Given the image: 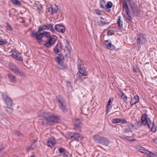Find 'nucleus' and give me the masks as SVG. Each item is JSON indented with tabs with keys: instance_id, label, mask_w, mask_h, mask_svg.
Instances as JSON below:
<instances>
[{
	"instance_id": "nucleus-26",
	"label": "nucleus",
	"mask_w": 157,
	"mask_h": 157,
	"mask_svg": "<svg viewBox=\"0 0 157 157\" xmlns=\"http://www.w3.org/2000/svg\"><path fill=\"white\" fill-rule=\"evenodd\" d=\"M9 66L10 69L13 72V71H14L15 69L17 67L12 63H10Z\"/></svg>"
},
{
	"instance_id": "nucleus-3",
	"label": "nucleus",
	"mask_w": 157,
	"mask_h": 157,
	"mask_svg": "<svg viewBox=\"0 0 157 157\" xmlns=\"http://www.w3.org/2000/svg\"><path fill=\"white\" fill-rule=\"evenodd\" d=\"M57 100L58 101V105L61 110L63 112H66L67 111L68 109L67 104L63 97L60 95L56 96Z\"/></svg>"
},
{
	"instance_id": "nucleus-2",
	"label": "nucleus",
	"mask_w": 157,
	"mask_h": 157,
	"mask_svg": "<svg viewBox=\"0 0 157 157\" xmlns=\"http://www.w3.org/2000/svg\"><path fill=\"white\" fill-rule=\"evenodd\" d=\"M142 124L144 125H147L148 128H151V131L153 132H156V128L154 121L151 122L150 119L148 118L147 113L142 115L141 118Z\"/></svg>"
},
{
	"instance_id": "nucleus-54",
	"label": "nucleus",
	"mask_w": 157,
	"mask_h": 157,
	"mask_svg": "<svg viewBox=\"0 0 157 157\" xmlns=\"http://www.w3.org/2000/svg\"><path fill=\"white\" fill-rule=\"evenodd\" d=\"M37 42L39 44H41V40H38V41H37Z\"/></svg>"
},
{
	"instance_id": "nucleus-8",
	"label": "nucleus",
	"mask_w": 157,
	"mask_h": 157,
	"mask_svg": "<svg viewBox=\"0 0 157 157\" xmlns=\"http://www.w3.org/2000/svg\"><path fill=\"white\" fill-rule=\"evenodd\" d=\"M103 137V136H100L98 134H95L93 136L92 138L94 141L101 144V143Z\"/></svg>"
},
{
	"instance_id": "nucleus-23",
	"label": "nucleus",
	"mask_w": 157,
	"mask_h": 157,
	"mask_svg": "<svg viewBox=\"0 0 157 157\" xmlns=\"http://www.w3.org/2000/svg\"><path fill=\"white\" fill-rule=\"evenodd\" d=\"M105 47L109 49L113 50L115 48V46L112 44L110 42L108 44H105Z\"/></svg>"
},
{
	"instance_id": "nucleus-7",
	"label": "nucleus",
	"mask_w": 157,
	"mask_h": 157,
	"mask_svg": "<svg viewBox=\"0 0 157 157\" xmlns=\"http://www.w3.org/2000/svg\"><path fill=\"white\" fill-rule=\"evenodd\" d=\"M137 44L139 46L143 45L147 41L146 35L144 34H139L137 36Z\"/></svg>"
},
{
	"instance_id": "nucleus-18",
	"label": "nucleus",
	"mask_w": 157,
	"mask_h": 157,
	"mask_svg": "<svg viewBox=\"0 0 157 157\" xmlns=\"http://www.w3.org/2000/svg\"><path fill=\"white\" fill-rule=\"evenodd\" d=\"M8 77L9 80L11 82L14 83L16 81V77L14 75L9 74L8 75Z\"/></svg>"
},
{
	"instance_id": "nucleus-35",
	"label": "nucleus",
	"mask_w": 157,
	"mask_h": 157,
	"mask_svg": "<svg viewBox=\"0 0 157 157\" xmlns=\"http://www.w3.org/2000/svg\"><path fill=\"white\" fill-rule=\"evenodd\" d=\"M73 139L79 140L81 139V137L80 136L78 133H75V132Z\"/></svg>"
},
{
	"instance_id": "nucleus-16",
	"label": "nucleus",
	"mask_w": 157,
	"mask_h": 157,
	"mask_svg": "<svg viewBox=\"0 0 157 157\" xmlns=\"http://www.w3.org/2000/svg\"><path fill=\"white\" fill-rule=\"evenodd\" d=\"M16 74H18V75L21 76H25L24 73L21 70L18 68V67L15 69L14 71L13 72Z\"/></svg>"
},
{
	"instance_id": "nucleus-6",
	"label": "nucleus",
	"mask_w": 157,
	"mask_h": 157,
	"mask_svg": "<svg viewBox=\"0 0 157 157\" xmlns=\"http://www.w3.org/2000/svg\"><path fill=\"white\" fill-rule=\"evenodd\" d=\"M48 38L47 41L44 44L45 46L49 48L51 47L56 41L57 37L55 35H52L48 37H47Z\"/></svg>"
},
{
	"instance_id": "nucleus-48",
	"label": "nucleus",
	"mask_w": 157,
	"mask_h": 157,
	"mask_svg": "<svg viewBox=\"0 0 157 157\" xmlns=\"http://www.w3.org/2000/svg\"><path fill=\"white\" fill-rule=\"evenodd\" d=\"M58 10H59V9L58 8V7L57 6H56V8H55L54 10V11H55L56 12H56Z\"/></svg>"
},
{
	"instance_id": "nucleus-59",
	"label": "nucleus",
	"mask_w": 157,
	"mask_h": 157,
	"mask_svg": "<svg viewBox=\"0 0 157 157\" xmlns=\"http://www.w3.org/2000/svg\"><path fill=\"white\" fill-rule=\"evenodd\" d=\"M42 114H40V115H39L38 116H42Z\"/></svg>"
},
{
	"instance_id": "nucleus-51",
	"label": "nucleus",
	"mask_w": 157,
	"mask_h": 157,
	"mask_svg": "<svg viewBox=\"0 0 157 157\" xmlns=\"http://www.w3.org/2000/svg\"><path fill=\"white\" fill-rule=\"evenodd\" d=\"M131 125H132V128L133 129H134L135 128V124H131Z\"/></svg>"
},
{
	"instance_id": "nucleus-22",
	"label": "nucleus",
	"mask_w": 157,
	"mask_h": 157,
	"mask_svg": "<svg viewBox=\"0 0 157 157\" xmlns=\"http://www.w3.org/2000/svg\"><path fill=\"white\" fill-rule=\"evenodd\" d=\"M146 154L148 157H157V153H152L149 151H147Z\"/></svg>"
},
{
	"instance_id": "nucleus-29",
	"label": "nucleus",
	"mask_w": 157,
	"mask_h": 157,
	"mask_svg": "<svg viewBox=\"0 0 157 157\" xmlns=\"http://www.w3.org/2000/svg\"><path fill=\"white\" fill-rule=\"evenodd\" d=\"M123 9H125V11L126 12V13L128 14V12L129 11L128 10V6L127 4V1H124V2L123 3Z\"/></svg>"
},
{
	"instance_id": "nucleus-12",
	"label": "nucleus",
	"mask_w": 157,
	"mask_h": 157,
	"mask_svg": "<svg viewBox=\"0 0 157 157\" xmlns=\"http://www.w3.org/2000/svg\"><path fill=\"white\" fill-rule=\"evenodd\" d=\"M61 49L62 47L61 44L59 42L56 45L54 48V52L55 53H57L59 52Z\"/></svg>"
},
{
	"instance_id": "nucleus-25",
	"label": "nucleus",
	"mask_w": 157,
	"mask_h": 157,
	"mask_svg": "<svg viewBox=\"0 0 157 157\" xmlns=\"http://www.w3.org/2000/svg\"><path fill=\"white\" fill-rule=\"evenodd\" d=\"M77 76L78 77L77 79L79 81V82H82V79H84V78H83V76H85L83 74H81L79 73L78 72L77 74Z\"/></svg>"
},
{
	"instance_id": "nucleus-21",
	"label": "nucleus",
	"mask_w": 157,
	"mask_h": 157,
	"mask_svg": "<svg viewBox=\"0 0 157 157\" xmlns=\"http://www.w3.org/2000/svg\"><path fill=\"white\" fill-rule=\"evenodd\" d=\"M64 59V57L62 54H59L56 58H55V60L58 63H59L62 62L63 60Z\"/></svg>"
},
{
	"instance_id": "nucleus-55",
	"label": "nucleus",
	"mask_w": 157,
	"mask_h": 157,
	"mask_svg": "<svg viewBox=\"0 0 157 157\" xmlns=\"http://www.w3.org/2000/svg\"><path fill=\"white\" fill-rule=\"evenodd\" d=\"M124 132H127V130L126 129H124Z\"/></svg>"
},
{
	"instance_id": "nucleus-38",
	"label": "nucleus",
	"mask_w": 157,
	"mask_h": 157,
	"mask_svg": "<svg viewBox=\"0 0 157 157\" xmlns=\"http://www.w3.org/2000/svg\"><path fill=\"white\" fill-rule=\"evenodd\" d=\"M11 2L15 5L20 6L21 5V2L17 0H11Z\"/></svg>"
},
{
	"instance_id": "nucleus-61",
	"label": "nucleus",
	"mask_w": 157,
	"mask_h": 157,
	"mask_svg": "<svg viewBox=\"0 0 157 157\" xmlns=\"http://www.w3.org/2000/svg\"><path fill=\"white\" fill-rule=\"evenodd\" d=\"M70 87H71V86H70Z\"/></svg>"
},
{
	"instance_id": "nucleus-14",
	"label": "nucleus",
	"mask_w": 157,
	"mask_h": 157,
	"mask_svg": "<svg viewBox=\"0 0 157 157\" xmlns=\"http://www.w3.org/2000/svg\"><path fill=\"white\" fill-rule=\"evenodd\" d=\"M98 24L102 26H104L105 25L109 23L107 21V20L105 18H103L102 17H100L98 20Z\"/></svg>"
},
{
	"instance_id": "nucleus-10",
	"label": "nucleus",
	"mask_w": 157,
	"mask_h": 157,
	"mask_svg": "<svg viewBox=\"0 0 157 157\" xmlns=\"http://www.w3.org/2000/svg\"><path fill=\"white\" fill-rule=\"evenodd\" d=\"M112 122L113 124H117L119 123H126L127 121L125 120L123 118H115L112 120Z\"/></svg>"
},
{
	"instance_id": "nucleus-17",
	"label": "nucleus",
	"mask_w": 157,
	"mask_h": 157,
	"mask_svg": "<svg viewBox=\"0 0 157 157\" xmlns=\"http://www.w3.org/2000/svg\"><path fill=\"white\" fill-rule=\"evenodd\" d=\"M73 123L74 127L75 129L79 127L80 125L81 124L80 120L79 119H77L73 120Z\"/></svg>"
},
{
	"instance_id": "nucleus-53",
	"label": "nucleus",
	"mask_w": 157,
	"mask_h": 157,
	"mask_svg": "<svg viewBox=\"0 0 157 157\" xmlns=\"http://www.w3.org/2000/svg\"><path fill=\"white\" fill-rule=\"evenodd\" d=\"M36 142V140H33V142H31V143H33V144H35Z\"/></svg>"
},
{
	"instance_id": "nucleus-39",
	"label": "nucleus",
	"mask_w": 157,
	"mask_h": 157,
	"mask_svg": "<svg viewBox=\"0 0 157 157\" xmlns=\"http://www.w3.org/2000/svg\"><path fill=\"white\" fill-rule=\"evenodd\" d=\"M7 43V42L6 40H4L3 39H0V45H2L6 44Z\"/></svg>"
},
{
	"instance_id": "nucleus-32",
	"label": "nucleus",
	"mask_w": 157,
	"mask_h": 157,
	"mask_svg": "<svg viewBox=\"0 0 157 157\" xmlns=\"http://www.w3.org/2000/svg\"><path fill=\"white\" fill-rule=\"evenodd\" d=\"M77 65L78 69H80L81 68L83 67L84 64L81 59H78L77 62Z\"/></svg>"
},
{
	"instance_id": "nucleus-52",
	"label": "nucleus",
	"mask_w": 157,
	"mask_h": 157,
	"mask_svg": "<svg viewBox=\"0 0 157 157\" xmlns=\"http://www.w3.org/2000/svg\"><path fill=\"white\" fill-rule=\"evenodd\" d=\"M96 14L98 15H100V13L98 10L96 11Z\"/></svg>"
},
{
	"instance_id": "nucleus-1",
	"label": "nucleus",
	"mask_w": 157,
	"mask_h": 157,
	"mask_svg": "<svg viewBox=\"0 0 157 157\" xmlns=\"http://www.w3.org/2000/svg\"><path fill=\"white\" fill-rule=\"evenodd\" d=\"M59 119L56 115L53 114H50L44 117L42 121V124L43 125L47 127L48 125H51L57 123Z\"/></svg>"
},
{
	"instance_id": "nucleus-33",
	"label": "nucleus",
	"mask_w": 157,
	"mask_h": 157,
	"mask_svg": "<svg viewBox=\"0 0 157 157\" xmlns=\"http://www.w3.org/2000/svg\"><path fill=\"white\" fill-rule=\"evenodd\" d=\"M57 68L61 70L64 69L65 67V65L62 62L59 63H58Z\"/></svg>"
},
{
	"instance_id": "nucleus-34",
	"label": "nucleus",
	"mask_w": 157,
	"mask_h": 157,
	"mask_svg": "<svg viewBox=\"0 0 157 157\" xmlns=\"http://www.w3.org/2000/svg\"><path fill=\"white\" fill-rule=\"evenodd\" d=\"M121 17L120 16H118L117 18V23L119 28L122 27L123 25L122 22H121Z\"/></svg>"
},
{
	"instance_id": "nucleus-5",
	"label": "nucleus",
	"mask_w": 157,
	"mask_h": 157,
	"mask_svg": "<svg viewBox=\"0 0 157 157\" xmlns=\"http://www.w3.org/2000/svg\"><path fill=\"white\" fill-rule=\"evenodd\" d=\"M31 33L32 36L35 37L38 40H41L42 38L44 36L48 37L49 36V34L47 32H43L42 33H38L37 32L33 31L31 32Z\"/></svg>"
},
{
	"instance_id": "nucleus-45",
	"label": "nucleus",
	"mask_w": 157,
	"mask_h": 157,
	"mask_svg": "<svg viewBox=\"0 0 157 157\" xmlns=\"http://www.w3.org/2000/svg\"><path fill=\"white\" fill-rule=\"evenodd\" d=\"M121 98L124 101L126 100L127 98L126 96L123 93H122V94L121 96Z\"/></svg>"
},
{
	"instance_id": "nucleus-19",
	"label": "nucleus",
	"mask_w": 157,
	"mask_h": 157,
	"mask_svg": "<svg viewBox=\"0 0 157 157\" xmlns=\"http://www.w3.org/2000/svg\"><path fill=\"white\" fill-rule=\"evenodd\" d=\"M110 141L107 138L103 137L101 143V144L105 145L106 146H108L110 144Z\"/></svg>"
},
{
	"instance_id": "nucleus-58",
	"label": "nucleus",
	"mask_w": 157,
	"mask_h": 157,
	"mask_svg": "<svg viewBox=\"0 0 157 157\" xmlns=\"http://www.w3.org/2000/svg\"><path fill=\"white\" fill-rule=\"evenodd\" d=\"M30 157H35V156L34 155H32V156H31Z\"/></svg>"
},
{
	"instance_id": "nucleus-13",
	"label": "nucleus",
	"mask_w": 157,
	"mask_h": 157,
	"mask_svg": "<svg viewBox=\"0 0 157 157\" xmlns=\"http://www.w3.org/2000/svg\"><path fill=\"white\" fill-rule=\"evenodd\" d=\"M56 143L55 140L52 138H49L47 142L48 145L51 148L53 147Z\"/></svg>"
},
{
	"instance_id": "nucleus-37",
	"label": "nucleus",
	"mask_w": 157,
	"mask_h": 157,
	"mask_svg": "<svg viewBox=\"0 0 157 157\" xmlns=\"http://www.w3.org/2000/svg\"><path fill=\"white\" fill-rule=\"evenodd\" d=\"M52 25L50 24L46 25V26H47V29L50 30V31L52 32L54 31V30L53 28Z\"/></svg>"
},
{
	"instance_id": "nucleus-60",
	"label": "nucleus",
	"mask_w": 157,
	"mask_h": 157,
	"mask_svg": "<svg viewBox=\"0 0 157 157\" xmlns=\"http://www.w3.org/2000/svg\"><path fill=\"white\" fill-rule=\"evenodd\" d=\"M68 83H69V84L70 85H71V83L69 82H68Z\"/></svg>"
},
{
	"instance_id": "nucleus-57",
	"label": "nucleus",
	"mask_w": 157,
	"mask_h": 157,
	"mask_svg": "<svg viewBox=\"0 0 157 157\" xmlns=\"http://www.w3.org/2000/svg\"><path fill=\"white\" fill-rule=\"evenodd\" d=\"M133 70H134L135 71H136H136H137V70H136V69H135L134 68H134H133Z\"/></svg>"
},
{
	"instance_id": "nucleus-41",
	"label": "nucleus",
	"mask_w": 157,
	"mask_h": 157,
	"mask_svg": "<svg viewBox=\"0 0 157 157\" xmlns=\"http://www.w3.org/2000/svg\"><path fill=\"white\" fill-rule=\"evenodd\" d=\"M113 4L111 2H108L107 3V5H106V7L108 8H111Z\"/></svg>"
},
{
	"instance_id": "nucleus-11",
	"label": "nucleus",
	"mask_w": 157,
	"mask_h": 157,
	"mask_svg": "<svg viewBox=\"0 0 157 157\" xmlns=\"http://www.w3.org/2000/svg\"><path fill=\"white\" fill-rule=\"evenodd\" d=\"M58 150L60 155L62 156L63 157H67L68 155L67 153H68V152L63 148H59Z\"/></svg>"
},
{
	"instance_id": "nucleus-47",
	"label": "nucleus",
	"mask_w": 157,
	"mask_h": 157,
	"mask_svg": "<svg viewBox=\"0 0 157 157\" xmlns=\"http://www.w3.org/2000/svg\"><path fill=\"white\" fill-rule=\"evenodd\" d=\"M128 127L129 129H130L131 130H133V129L132 128V125H131H131H128Z\"/></svg>"
},
{
	"instance_id": "nucleus-62",
	"label": "nucleus",
	"mask_w": 157,
	"mask_h": 157,
	"mask_svg": "<svg viewBox=\"0 0 157 157\" xmlns=\"http://www.w3.org/2000/svg\"><path fill=\"white\" fill-rule=\"evenodd\" d=\"M40 10L39 11V13H40Z\"/></svg>"
},
{
	"instance_id": "nucleus-44",
	"label": "nucleus",
	"mask_w": 157,
	"mask_h": 157,
	"mask_svg": "<svg viewBox=\"0 0 157 157\" xmlns=\"http://www.w3.org/2000/svg\"><path fill=\"white\" fill-rule=\"evenodd\" d=\"M75 132H69L68 133L69 137H70L71 138V139H73L74 135H75Z\"/></svg>"
},
{
	"instance_id": "nucleus-27",
	"label": "nucleus",
	"mask_w": 157,
	"mask_h": 157,
	"mask_svg": "<svg viewBox=\"0 0 157 157\" xmlns=\"http://www.w3.org/2000/svg\"><path fill=\"white\" fill-rule=\"evenodd\" d=\"M127 15L125 16L126 21L127 22L130 23L132 22V17L129 14V11L128 12V14L126 13Z\"/></svg>"
},
{
	"instance_id": "nucleus-28",
	"label": "nucleus",
	"mask_w": 157,
	"mask_h": 157,
	"mask_svg": "<svg viewBox=\"0 0 157 157\" xmlns=\"http://www.w3.org/2000/svg\"><path fill=\"white\" fill-rule=\"evenodd\" d=\"M78 69V73L83 74V75H85V76H87V73L85 71L83 67L82 68H80V69L79 68Z\"/></svg>"
},
{
	"instance_id": "nucleus-40",
	"label": "nucleus",
	"mask_w": 157,
	"mask_h": 157,
	"mask_svg": "<svg viewBox=\"0 0 157 157\" xmlns=\"http://www.w3.org/2000/svg\"><path fill=\"white\" fill-rule=\"evenodd\" d=\"M100 7L102 8H104V5H105V3L103 0H101L100 2Z\"/></svg>"
},
{
	"instance_id": "nucleus-49",
	"label": "nucleus",
	"mask_w": 157,
	"mask_h": 157,
	"mask_svg": "<svg viewBox=\"0 0 157 157\" xmlns=\"http://www.w3.org/2000/svg\"><path fill=\"white\" fill-rule=\"evenodd\" d=\"M58 10H59V9L58 8V7L57 6H56V8H55L54 10V11H55L56 12H56Z\"/></svg>"
},
{
	"instance_id": "nucleus-30",
	"label": "nucleus",
	"mask_w": 157,
	"mask_h": 157,
	"mask_svg": "<svg viewBox=\"0 0 157 157\" xmlns=\"http://www.w3.org/2000/svg\"><path fill=\"white\" fill-rule=\"evenodd\" d=\"M131 10L135 13H137L139 11V9H138L136 5H133L132 6Z\"/></svg>"
},
{
	"instance_id": "nucleus-36",
	"label": "nucleus",
	"mask_w": 157,
	"mask_h": 157,
	"mask_svg": "<svg viewBox=\"0 0 157 157\" xmlns=\"http://www.w3.org/2000/svg\"><path fill=\"white\" fill-rule=\"evenodd\" d=\"M33 143H31V145L29 147H26V151L28 152L30 151L33 149L35 147V146H33Z\"/></svg>"
},
{
	"instance_id": "nucleus-46",
	"label": "nucleus",
	"mask_w": 157,
	"mask_h": 157,
	"mask_svg": "<svg viewBox=\"0 0 157 157\" xmlns=\"http://www.w3.org/2000/svg\"><path fill=\"white\" fill-rule=\"evenodd\" d=\"M48 11L51 13H53L55 12H56V11H54V10L52 7H49L48 8Z\"/></svg>"
},
{
	"instance_id": "nucleus-15",
	"label": "nucleus",
	"mask_w": 157,
	"mask_h": 157,
	"mask_svg": "<svg viewBox=\"0 0 157 157\" xmlns=\"http://www.w3.org/2000/svg\"><path fill=\"white\" fill-rule=\"evenodd\" d=\"M139 101V97L137 95H136L134 96V98L132 97L131 98L130 103L131 105H132L137 103Z\"/></svg>"
},
{
	"instance_id": "nucleus-56",
	"label": "nucleus",
	"mask_w": 157,
	"mask_h": 157,
	"mask_svg": "<svg viewBox=\"0 0 157 157\" xmlns=\"http://www.w3.org/2000/svg\"><path fill=\"white\" fill-rule=\"evenodd\" d=\"M110 41L109 40H105V42H107V43H108V42L109 41Z\"/></svg>"
},
{
	"instance_id": "nucleus-24",
	"label": "nucleus",
	"mask_w": 157,
	"mask_h": 157,
	"mask_svg": "<svg viewBox=\"0 0 157 157\" xmlns=\"http://www.w3.org/2000/svg\"><path fill=\"white\" fill-rule=\"evenodd\" d=\"M12 56L19 60H22L23 59L22 57L21 56V55L20 54H12Z\"/></svg>"
},
{
	"instance_id": "nucleus-9",
	"label": "nucleus",
	"mask_w": 157,
	"mask_h": 157,
	"mask_svg": "<svg viewBox=\"0 0 157 157\" xmlns=\"http://www.w3.org/2000/svg\"><path fill=\"white\" fill-rule=\"evenodd\" d=\"M56 29L58 32H60L62 33H64L65 30L64 26L60 24L56 25Z\"/></svg>"
},
{
	"instance_id": "nucleus-50",
	"label": "nucleus",
	"mask_w": 157,
	"mask_h": 157,
	"mask_svg": "<svg viewBox=\"0 0 157 157\" xmlns=\"http://www.w3.org/2000/svg\"><path fill=\"white\" fill-rule=\"evenodd\" d=\"M107 33L108 35H111L112 34V33L110 32H108Z\"/></svg>"
},
{
	"instance_id": "nucleus-31",
	"label": "nucleus",
	"mask_w": 157,
	"mask_h": 157,
	"mask_svg": "<svg viewBox=\"0 0 157 157\" xmlns=\"http://www.w3.org/2000/svg\"><path fill=\"white\" fill-rule=\"evenodd\" d=\"M47 29V26L46 25H41L39 27L38 32L40 33L44 30Z\"/></svg>"
},
{
	"instance_id": "nucleus-20",
	"label": "nucleus",
	"mask_w": 157,
	"mask_h": 157,
	"mask_svg": "<svg viewBox=\"0 0 157 157\" xmlns=\"http://www.w3.org/2000/svg\"><path fill=\"white\" fill-rule=\"evenodd\" d=\"M113 100V98H110L108 100V104L107 105V106L106 108L107 109L106 110V114H108L110 110V107H109V105L111 107V106L110 105V103H111Z\"/></svg>"
},
{
	"instance_id": "nucleus-4",
	"label": "nucleus",
	"mask_w": 157,
	"mask_h": 157,
	"mask_svg": "<svg viewBox=\"0 0 157 157\" xmlns=\"http://www.w3.org/2000/svg\"><path fill=\"white\" fill-rule=\"evenodd\" d=\"M2 98L8 108H10L12 106L13 101L6 93L2 94Z\"/></svg>"
},
{
	"instance_id": "nucleus-43",
	"label": "nucleus",
	"mask_w": 157,
	"mask_h": 157,
	"mask_svg": "<svg viewBox=\"0 0 157 157\" xmlns=\"http://www.w3.org/2000/svg\"><path fill=\"white\" fill-rule=\"evenodd\" d=\"M6 27L8 31H11L12 30V28L10 25L8 23H6Z\"/></svg>"
},
{
	"instance_id": "nucleus-42",
	"label": "nucleus",
	"mask_w": 157,
	"mask_h": 157,
	"mask_svg": "<svg viewBox=\"0 0 157 157\" xmlns=\"http://www.w3.org/2000/svg\"><path fill=\"white\" fill-rule=\"evenodd\" d=\"M147 151H149L145 149L144 147H141L140 148V151L141 153H145L146 154Z\"/></svg>"
}]
</instances>
